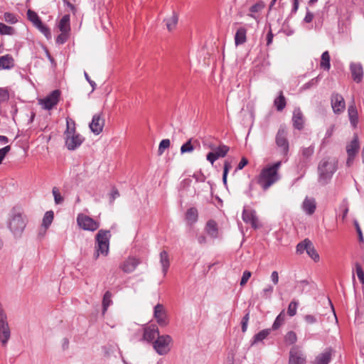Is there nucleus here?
Wrapping results in <instances>:
<instances>
[{"mask_svg": "<svg viewBox=\"0 0 364 364\" xmlns=\"http://www.w3.org/2000/svg\"><path fill=\"white\" fill-rule=\"evenodd\" d=\"M284 341L289 344H294L297 341V336L294 331H290L284 336Z\"/></svg>", "mask_w": 364, "mask_h": 364, "instance_id": "nucleus-47", "label": "nucleus"}, {"mask_svg": "<svg viewBox=\"0 0 364 364\" xmlns=\"http://www.w3.org/2000/svg\"><path fill=\"white\" fill-rule=\"evenodd\" d=\"M355 271L358 278L362 284H364V271L358 262L355 263Z\"/></svg>", "mask_w": 364, "mask_h": 364, "instance_id": "nucleus-50", "label": "nucleus"}, {"mask_svg": "<svg viewBox=\"0 0 364 364\" xmlns=\"http://www.w3.org/2000/svg\"><path fill=\"white\" fill-rule=\"evenodd\" d=\"M198 210L196 208L188 209L186 214V219L190 225H193L198 220Z\"/></svg>", "mask_w": 364, "mask_h": 364, "instance_id": "nucleus-35", "label": "nucleus"}, {"mask_svg": "<svg viewBox=\"0 0 364 364\" xmlns=\"http://www.w3.org/2000/svg\"><path fill=\"white\" fill-rule=\"evenodd\" d=\"M112 293L109 291H107L102 299V313L105 314L108 307L112 304Z\"/></svg>", "mask_w": 364, "mask_h": 364, "instance_id": "nucleus-38", "label": "nucleus"}, {"mask_svg": "<svg viewBox=\"0 0 364 364\" xmlns=\"http://www.w3.org/2000/svg\"><path fill=\"white\" fill-rule=\"evenodd\" d=\"M154 316L160 326L164 327L168 325L166 312L162 304H158L154 306Z\"/></svg>", "mask_w": 364, "mask_h": 364, "instance_id": "nucleus-16", "label": "nucleus"}, {"mask_svg": "<svg viewBox=\"0 0 364 364\" xmlns=\"http://www.w3.org/2000/svg\"><path fill=\"white\" fill-rule=\"evenodd\" d=\"M309 243H311V241L309 239H305L298 243L296 245V253L301 255L304 252H306Z\"/></svg>", "mask_w": 364, "mask_h": 364, "instance_id": "nucleus-40", "label": "nucleus"}, {"mask_svg": "<svg viewBox=\"0 0 364 364\" xmlns=\"http://www.w3.org/2000/svg\"><path fill=\"white\" fill-rule=\"evenodd\" d=\"M11 337V331L7 321V316L0 305V341L6 346Z\"/></svg>", "mask_w": 364, "mask_h": 364, "instance_id": "nucleus-7", "label": "nucleus"}, {"mask_svg": "<svg viewBox=\"0 0 364 364\" xmlns=\"http://www.w3.org/2000/svg\"><path fill=\"white\" fill-rule=\"evenodd\" d=\"M77 223L80 228L91 232H94L100 228L99 222L82 213L77 215Z\"/></svg>", "mask_w": 364, "mask_h": 364, "instance_id": "nucleus-8", "label": "nucleus"}, {"mask_svg": "<svg viewBox=\"0 0 364 364\" xmlns=\"http://www.w3.org/2000/svg\"><path fill=\"white\" fill-rule=\"evenodd\" d=\"M334 350L332 348H326L321 353L318 354L315 360L314 364H329L331 360L332 355Z\"/></svg>", "mask_w": 364, "mask_h": 364, "instance_id": "nucleus-20", "label": "nucleus"}, {"mask_svg": "<svg viewBox=\"0 0 364 364\" xmlns=\"http://www.w3.org/2000/svg\"><path fill=\"white\" fill-rule=\"evenodd\" d=\"M111 236L112 235L109 230L101 229L98 231L95 235L96 253L94 255L95 259L98 258L100 254L105 256L108 255Z\"/></svg>", "mask_w": 364, "mask_h": 364, "instance_id": "nucleus-4", "label": "nucleus"}, {"mask_svg": "<svg viewBox=\"0 0 364 364\" xmlns=\"http://www.w3.org/2000/svg\"><path fill=\"white\" fill-rule=\"evenodd\" d=\"M247 29L245 27L239 28L235 36V43L236 46L242 45L247 41Z\"/></svg>", "mask_w": 364, "mask_h": 364, "instance_id": "nucleus-29", "label": "nucleus"}, {"mask_svg": "<svg viewBox=\"0 0 364 364\" xmlns=\"http://www.w3.org/2000/svg\"><path fill=\"white\" fill-rule=\"evenodd\" d=\"M58 28L60 31L62 32V35L67 34L70 30V15L65 14L60 19Z\"/></svg>", "mask_w": 364, "mask_h": 364, "instance_id": "nucleus-30", "label": "nucleus"}, {"mask_svg": "<svg viewBox=\"0 0 364 364\" xmlns=\"http://www.w3.org/2000/svg\"><path fill=\"white\" fill-rule=\"evenodd\" d=\"M14 66V59L11 55L6 54L0 56V70H10L12 69Z\"/></svg>", "mask_w": 364, "mask_h": 364, "instance_id": "nucleus-25", "label": "nucleus"}, {"mask_svg": "<svg viewBox=\"0 0 364 364\" xmlns=\"http://www.w3.org/2000/svg\"><path fill=\"white\" fill-rule=\"evenodd\" d=\"M306 358L305 354L298 346H294L289 351V364H305Z\"/></svg>", "mask_w": 364, "mask_h": 364, "instance_id": "nucleus-15", "label": "nucleus"}, {"mask_svg": "<svg viewBox=\"0 0 364 364\" xmlns=\"http://www.w3.org/2000/svg\"><path fill=\"white\" fill-rule=\"evenodd\" d=\"M4 18L5 21L11 24L16 23L18 21L17 16L15 14L9 12L4 13Z\"/></svg>", "mask_w": 364, "mask_h": 364, "instance_id": "nucleus-51", "label": "nucleus"}, {"mask_svg": "<svg viewBox=\"0 0 364 364\" xmlns=\"http://www.w3.org/2000/svg\"><path fill=\"white\" fill-rule=\"evenodd\" d=\"M270 331V329L267 328L262 330L259 333L255 334L252 338V345H255L258 342L262 341L269 335Z\"/></svg>", "mask_w": 364, "mask_h": 364, "instance_id": "nucleus-36", "label": "nucleus"}, {"mask_svg": "<svg viewBox=\"0 0 364 364\" xmlns=\"http://www.w3.org/2000/svg\"><path fill=\"white\" fill-rule=\"evenodd\" d=\"M314 17V14L311 12L309 9H306V14L304 18V21L305 23H309L313 21V18Z\"/></svg>", "mask_w": 364, "mask_h": 364, "instance_id": "nucleus-61", "label": "nucleus"}, {"mask_svg": "<svg viewBox=\"0 0 364 364\" xmlns=\"http://www.w3.org/2000/svg\"><path fill=\"white\" fill-rule=\"evenodd\" d=\"M336 170V161L334 159L323 158L318 166V181L323 185L328 183Z\"/></svg>", "mask_w": 364, "mask_h": 364, "instance_id": "nucleus-2", "label": "nucleus"}, {"mask_svg": "<svg viewBox=\"0 0 364 364\" xmlns=\"http://www.w3.org/2000/svg\"><path fill=\"white\" fill-rule=\"evenodd\" d=\"M10 150L11 146L9 145L0 149V164L2 163L6 155L10 151Z\"/></svg>", "mask_w": 364, "mask_h": 364, "instance_id": "nucleus-56", "label": "nucleus"}, {"mask_svg": "<svg viewBox=\"0 0 364 364\" xmlns=\"http://www.w3.org/2000/svg\"><path fill=\"white\" fill-rule=\"evenodd\" d=\"M251 272L250 271H245L242 274V279H241V281H240V285L242 287L245 286L247 281L249 280V279L251 277Z\"/></svg>", "mask_w": 364, "mask_h": 364, "instance_id": "nucleus-57", "label": "nucleus"}, {"mask_svg": "<svg viewBox=\"0 0 364 364\" xmlns=\"http://www.w3.org/2000/svg\"><path fill=\"white\" fill-rule=\"evenodd\" d=\"M316 208V200L314 198L306 197L302 203V209L307 215L314 213Z\"/></svg>", "mask_w": 364, "mask_h": 364, "instance_id": "nucleus-24", "label": "nucleus"}, {"mask_svg": "<svg viewBox=\"0 0 364 364\" xmlns=\"http://www.w3.org/2000/svg\"><path fill=\"white\" fill-rule=\"evenodd\" d=\"M52 193L56 204H60L63 202V198L61 196L59 190L56 187L53 188Z\"/></svg>", "mask_w": 364, "mask_h": 364, "instance_id": "nucleus-53", "label": "nucleus"}, {"mask_svg": "<svg viewBox=\"0 0 364 364\" xmlns=\"http://www.w3.org/2000/svg\"><path fill=\"white\" fill-rule=\"evenodd\" d=\"M287 131L284 128H279L276 136V144L281 149L282 154L286 156L289 151V141L287 139Z\"/></svg>", "mask_w": 364, "mask_h": 364, "instance_id": "nucleus-14", "label": "nucleus"}, {"mask_svg": "<svg viewBox=\"0 0 364 364\" xmlns=\"http://www.w3.org/2000/svg\"><path fill=\"white\" fill-rule=\"evenodd\" d=\"M9 99V93L6 88H0V102H7Z\"/></svg>", "mask_w": 364, "mask_h": 364, "instance_id": "nucleus-55", "label": "nucleus"}, {"mask_svg": "<svg viewBox=\"0 0 364 364\" xmlns=\"http://www.w3.org/2000/svg\"><path fill=\"white\" fill-rule=\"evenodd\" d=\"M159 336V328L155 324L147 325L144 328L143 341H146L149 343L154 342L156 337L158 338Z\"/></svg>", "mask_w": 364, "mask_h": 364, "instance_id": "nucleus-17", "label": "nucleus"}, {"mask_svg": "<svg viewBox=\"0 0 364 364\" xmlns=\"http://www.w3.org/2000/svg\"><path fill=\"white\" fill-rule=\"evenodd\" d=\"M264 7V4L262 1H258L250 8V16L256 19V16L254 14L259 12Z\"/></svg>", "mask_w": 364, "mask_h": 364, "instance_id": "nucleus-43", "label": "nucleus"}, {"mask_svg": "<svg viewBox=\"0 0 364 364\" xmlns=\"http://www.w3.org/2000/svg\"><path fill=\"white\" fill-rule=\"evenodd\" d=\"M15 33V29L3 23H0V34L12 36Z\"/></svg>", "mask_w": 364, "mask_h": 364, "instance_id": "nucleus-44", "label": "nucleus"}, {"mask_svg": "<svg viewBox=\"0 0 364 364\" xmlns=\"http://www.w3.org/2000/svg\"><path fill=\"white\" fill-rule=\"evenodd\" d=\"M73 133H77L75 129V122L73 119L68 117L66 119V130L64 134H73Z\"/></svg>", "mask_w": 364, "mask_h": 364, "instance_id": "nucleus-41", "label": "nucleus"}, {"mask_svg": "<svg viewBox=\"0 0 364 364\" xmlns=\"http://www.w3.org/2000/svg\"><path fill=\"white\" fill-rule=\"evenodd\" d=\"M248 164V161L245 157H242L240 160V163L237 165V169L241 170L247 164Z\"/></svg>", "mask_w": 364, "mask_h": 364, "instance_id": "nucleus-64", "label": "nucleus"}, {"mask_svg": "<svg viewBox=\"0 0 364 364\" xmlns=\"http://www.w3.org/2000/svg\"><path fill=\"white\" fill-rule=\"evenodd\" d=\"M111 236L112 235L109 230L101 229L98 231L95 235L96 253L94 255L95 259L98 258L100 254L105 256L108 255Z\"/></svg>", "mask_w": 364, "mask_h": 364, "instance_id": "nucleus-3", "label": "nucleus"}, {"mask_svg": "<svg viewBox=\"0 0 364 364\" xmlns=\"http://www.w3.org/2000/svg\"><path fill=\"white\" fill-rule=\"evenodd\" d=\"M230 150L229 146L220 143L218 146L215 147V149L213 151L209 152L206 156V159L211 164H213L214 162L218 160L219 158L225 157Z\"/></svg>", "mask_w": 364, "mask_h": 364, "instance_id": "nucleus-10", "label": "nucleus"}, {"mask_svg": "<svg viewBox=\"0 0 364 364\" xmlns=\"http://www.w3.org/2000/svg\"><path fill=\"white\" fill-rule=\"evenodd\" d=\"M205 230L206 233L212 238L215 239L218 237V227L217 223L213 220H210L207 222Z\"/></svg>", "mask_w": 364, "mask_h": 364, "instance_id": "nucleus-26", "label": "nucleus"}, {"mask_svg": "<svg viewBox=\"0 0 364 364\" xmlns=\"http://www.w3.org/2000/svg\"><path fill=\"white\" fill-rule=\"evenodd\" d=\"M350 70L353 80L359 83L363 80V68L360 63H350Z\"/></svg>", "mask_w": 364, "mask_h": 364, "instance_id": "nucleus-19", "label": "nucleus"}, {"mask_svg": "<svg viewBox=\"0 0 364 364\" xmlns=\"http://www.w3.org/2000/svg\"><path fill=\"white\" fill-rule=\"evenodd\" d=\"M242 218L245 223H250L252 228L258 229L262 227L257 216L256 211L252 209L244 208Z\"/></svg>", "mask_w": 364, "mask_h": 364, "instance_id": "nucleus-11", "label": "nucleus"}, {"mask_svg": "<svg viewBox=\"0 0 364 364\" xmlns=\"http://www.w3.org/2000/svg\"><path fill=\"white\" fill-rule=\"evenodd\" d=\"M304 320L309 324H313L318 321L317 318L315 316L311 314L306 315L304 316Z\"/></svg>", "mask_w": 364, "mask_h": 364, "instance_id": "nucleus-59", "label": "nucleus"}, {"mask_svg": "<svg viewBox=\"0 0 364 364\" xmlns=\"http://www.w3.org/2000/svg\"><path fill=\"white\" fill-rule=\"evenodd\" d=\"M331 104L335 114H339L346 109V102L343 97L338 93L333 92L331 96Z\"/></svg>", "mask_w": 364, "mask_h": 364, "instance_id": "nucleus-12", "label": "nucleus"}, {"mask_svg": "<svg viewBox=\"0 0 364 364\" xmlns=\"http://www.w3.org/2000/svg\"><path fill=\"white\" fill-rule=\"evenodd\" d=\"M42 33H43L48 38L50 37V29L43 23L42 21H41V24H37L36 26Z\"/></svg>", "mask_w": 364, "mask_h": 364, "instance_id": "nucleus-54", "label": "nucleus"}, {"mask_svg": "<svg viewBox=\"0 0 364 364\" xmlns=\"http://www.w3.org/2000/svg\"><path fill=\"white\" fill-rule=\"evenodd\" d=\"M164 21L166 22L167 29L169 31H171L176 28L178 23V16L176 13L173 12L171 16L166 18Z\"/></svg>", "mask_w": 364, "mask_h": 364, "instance_id": "nucleus-34", "label": "nucleus"}, {"mask_svg": "<svg viewBox=\"0 0 364 364\" xmlns=\"http://www.w3.org/2000/svg\"><path fill=\"white\" fill-rule=\"evenodd\" d=\"M139 263V259L134 257H128L120 264L119 268L125 273H131L135 270Z\"/></svg>", "mask_w": 364, "mask_h": 364, "instance_id": "nucleus-21", "label": "nucleus"}, {"mask_svg": "<svg viewBox=\"0 0 364 364\" xmlns=\"http://www.w3.org/2000/svg\"><path fill=\"white\" fill-rule=\"evenodd\" d=\"M170 146V140L168 139H163L159 146L158 153L159 155H162L165 151V149H168Z\"/></svg>", "mask_w": 364, "mask_h": 364, "instance_id": "nucleus-49", "label": "nucleus"}, {"mask_svg": "<svg viewBox=\"0 0 364 364\" xmlns=\"http://www.w3.org/2000/svg\"><path fill=\"white\" fill-rule=\"evenodd\" d=\"M172 338L169 335L159 336L153 342V348L160 355H166L170 351Z\"/></svg>", "mask_w": 364, "mask_h": 364, "instance_id": "nucleus-6", "label": "nucleus"}, {"mask_svg": "<svg viewBox=\"0 0 364 364\" xmlns=\"http://www.w3.org/2000/svg\"><path fill=\"white\" fill-rule=\"evenodd\" d=\"M282 166V161H277L271 166L264 168L257 179L258 184L263 188L267 190L274 183L280 178L278 170Z\"/></svg>", "mask_w": 364, "mask_h": 364, "instance_id": "nucleus-1", "label": "nucleus"}, {"mask_svg": "<svg viewBox=\"0 0 364 364\" xmlns=\"http://www.w3.org/2000/svg\"><path fill=\"white\" fill-rule=\"evenodd\" d=\"M331 57L328 51H324L321 57L320 67L324 70L328 71L331 68Z\"/></svg>", "mask_w": 364, "mask_h": 364, "instance_id": "nucleus-31", "label": "nucleus"}, {"mask_svg": "<svg viewBox=\"0 0 364 364\" xmlns=\"http://www.w3.org/2000/svg\"><path fill=\"white\" fill-rule=\"evenodd\" d=\"M298 304V302L295 300H293L289 303L287 309V314L289 316H294L296 315Z\"/></svg>", "mask_w": 364, "mask_h": 364, "instance_id": "nucleus-48", "label": "nucleus"}, {"mask_svg": "<svg viewBox=\"0 0 364 364\" xmlns=\"http://www.w3.org/2000/svg\"><path fill=\"white\" fill-rule=\"evenodd\" d=\"M65 146L68 150L73 151L78 148L83 142L84 138L78 133L65 134Z\"/></svg>", "mask_w": 364, "mask_h": 364, "instance_id": "nucleus-13", "label": "nucleus"}, {"mask_svg": "<svg viewBox=\"0 0 364 364\" xmlns=\"http://www.w3.org/2000/svg\"><path fill=\"white\" fill-rule=\"evenodd\" d=\"M292 1V8L291 10V15L295 14L299 9V0H291Z\"/></svg>", "mask_w": 364, "mask_h": 364, "instance_id": "nucleus-62", "label": "nucleus"}, {"mask_svg": "<svg viewBox=\"0 0 364 364\" xmlns=\"http://www.w3.org/2000/svg\"><path fill=\"white\" fill-rule=\"evenodd\" d=\"M192 139H190L188 141H186L185 144H183L181 146V153H190L192 152L194 150V146L192 144Z\"/></svg>", "mask_w": 364, "mask_h": 364, "instance_id": "nucleus-46", "label": "nucleus"}, {"mask_svg": "<svg viewBox=\"0 0 364 364\" xmlns=\"http://www.w3.org/2000/svg\"><path fill=\"white\" fill-rule=\"evenodd\" d=\"M273 38H274V35L272 32V29L270 28L269 32L267 33V46H269L272 44V41H273Z\"/></svg>", "mask_w": 364, "mask_h": 364, "instance_id": "nucleus-63", "label": "nucleus"}, {"mask_svg": "<svg viewBox=\"0 0 364 364\" xmlns=\"http://www.w3.org/2000/svg\"><path fill=\"white\" fill-rule=\"evenodd\" d=\"M60 91L55 90L52 91L45 98L39 100V104L42 106L44 109L50 110L52 109L60 100Z\"/></svg>", "mask_w": 364, "mask_h": 364, "instance_id": "nucleus-9", "label": "nucleus"}, {"mask_svg": "<svg viewBox=\"0 0 364 364\" xmlns=\"http://www.w3.org/2000/svg\"><path fill=\"white\" fill-rule=\"evenodd\" d=\"M232 166L230 162L228 161H225L224 163V170L223 174V182L224 185H227V177L229 172V170L231 168Z\"/></svg>", "mask_w": 364, "mask_h": 364, "instance_id": "nucleus-52", "label": "nucleus"}, {"mask_svg": "<svg viewBox=\"0 0 364 364\" xmlns=\"http://www.w3.org/2000/svg\"><path fill=\"white\" fill-rule=\"evenodd\" d=\"M274 105L279 112L282 111L285 108L287 102L282 91H280L279 96L274 99Z\"/></svg>", "mask_w": 364, "mask_h": 364, "instance_id": "nucleus-33", "label": "nucleus"}, {"mask_svg": "<svg viewBox=\"0 0 364 364\" xmlns=\"http://www.w3.org/2000/svg\"><path fill=\"white\" fill-rule=\"evenodd\" d=\"M104 124L105 121L101 118L100 115L95 114L91 123L90 124V128L93 133L99 134L102 132Z\"/></svg>", "mask_w": 364, "mask_h": 364, "instance_id": "nucleus-22", "label": "nucleus"}, {"mask_svg": "<svg viewBox=\"0 0 364 364\" xmlns=\"http://www.w3.org/2000/svg\"><path fill=\"white\" fill-rule=\"evenodd\" d=\"M306 252L314 262L319 260V255L312 242L309 244V247Z\"/></svg>", "mask_w": 364, "mask_h": 364, "instance_id": "nucleus-42", "label": "nucleus"}, {"mask_svg": "<svg viewBox=\"0 0 364 364\" xmlns=\"http://www.w3.org/2000/svg\"><path fill=\"white\" fill-rule=\"evenodd\" d=\"M160 262L162 267L163 273L166 275L170 265L168 255L166 251L161 252Z\"/></svg>", "mask_w": 364, "mask_h": 364, "instance_id": "nucleus-32", "label": "nucleus"}, {"mask_svg": "<svg viewBox=\"0 0 364 364\" xmlns=\"http://www.w3.org/2000/svg\"><path fill=\"white\" fill-rule=\"evenodd\" d=\"M360 148L359 139L357 134H354L352 141L346 146V152L348 154L347 164H349L350 159H354Z\"/></svg>", "mask_w": 364, "mask_h": 364, "instance_id": "nucleus-18", "label": "nucleus"}, {"mask_svg": "<svg viewBox=\"0 0 364 364\" xmlns=\"http://www.w3.org/2000/svg\"><path fill=\"white\" fill-rule=\"evenodd\" d=\"M273 291V287L269 285L267 287L263 289L262 291V296L265 299H270L271 294Z\"/></svg>", "mask_w": 364, "mask_h": 364, "instance_id": "nucleus-58", "label": "nucleus"}, {"mask_svg": "<svg viewBox=\"0 0 364 364\" xmlns=\"http://www.w3.org/2000/svg\"><path fill=\"white\" fill-rule=\"evenodd\" d=\"M286 318V315L284 310H282L279 314L277 316L276 319L274 320L272 328V330L275 331L277 330L283 325L284 323Z\"/></svg>", "mask_w": 364, "mask_h": 364, "instance_id": "nucleus-37", "label": "nucleus"}, {"mask_svg": "<svg viewBox=\"0 0 364 364\" xmlns=\"http://www.w3.org/2000/svg\"><path fill=\"white\" fill-rule=\"evenodd\" d=\"M54 218V213L52 210L47 211L43 218L42 225L44 227L45 230L48 228V227L51 225Z\"/></svg>", "mask_w": 364, "mask_h": 364, "instance_id": "nucleus-39", "label": "nucleus"}, {"mask_svg": "<svg viewBox=\"0 0 364 364\" xmlns=\"http://www.w3.org/2000/svg\"><path fill=\"white\" fill-rule=\"evenodd\" d=\"M348 114L351 126L353 128H356L358 123V114L357 108L354 104L349 105Z\"/></svg>", "mask_w": 364, "mask_h": 364, "instance_id": "nucleus-28", "label": "nucleus"}, {"mask_svg": "<svg viewBox=\"0 0 364 364\" xmlns=\"http://www.w3.org/2000/svg\"><path fill=\"white\" fill-rule=\"evenodd\" d=\"M293 126L298 130H301L304 127V119L302 112L299 109H294L292 117Z\"/></svg>", "mask_w": 364, "mask_h": 364, "instance_id": "nucleus-27", "label": "nucleus"}, {"mask_svg": "<svg viewBox=\"0 0 364 364\" xmlns=\"http://www.w3.org/2000/svg\"><path fill=\"white\" fill-rule=\"evenodd\" d=\"M26 222L21 213L13 210L8 221V227L15 237H20L24 230Z\"/></svg>", "mask_w": 364, "mask_h": 364, "instance_id": "nucleus-5", "label": "nucleus"}, {"mask_svg": "<svg viewBox=\"0 0 364 364\" xmlns=\"http://www.w3.org/2000/svg\"><path fill=\"white\" fill-rule=\"evenodd\" d=\"M341 208H343L342 220H345L348 213V206L346 200L343 201L341 204Z\"/></svg>", "mask_w": 364, "mask_h": 364, "instance_id": "nucleus-60", "label": "nucleus"}, {"mask_svg": "<svg viewBox=\"0 0 364 364\" xmlns=\"http://www.w3.org/2000/svg\"><path fill=\"white\" fill-rule=\"evenodd\" d=\"M314 152V146L311 145L309 147H304L301 150V156L299 159V165L301 167H304L307 165L311 156Z\"/></svg>", "mask_w": 364, "mask_h": 364, "instance_id": "nucleus-23", "label": "nucleus"}, {"mask_svg": "<svg viewBox=\"0 0 364 364\" xmlns=\"http://www.w3.org/2000/svg\"><path fill=\"white\" fill-rule=\"evenodd\" d=\"M27 16L28 20H30L35 26L41 24V20L35 11L31 9L28 10Z\"/></svg>", "mask_w": 364, "mask_h": 364, "instance_id": "nucleus-45", "label": "nucleus"}]
</instances>
